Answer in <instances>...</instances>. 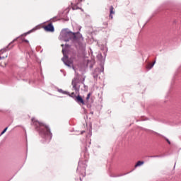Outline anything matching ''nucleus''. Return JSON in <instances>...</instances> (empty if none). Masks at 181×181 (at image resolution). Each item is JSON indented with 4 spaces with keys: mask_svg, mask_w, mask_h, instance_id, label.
Instances as JSON below:
<instances>
[{
    "mask_svg": "<svg viewBox=\"0 0 181 181\" xmlns=\"http://www.w3.org/2000/svg\"><path fill=\"white\" fill-rule=\"evenodd\" d=\"M78 83H80V78L78 76H76L72 79L71 86L76 94H80V85H78Z\"/></svg>",
    "mask_w": 181,
    "mask_h": 181,
    "instance_id": "20e7f679",
    "label": "nucleus"
},
{
    "mask_svg": "<svg viewBox=\"0 0 181 181\" xmlns=\"http://www.w3.org/2000/svg\"><path fill=\"white\" fill-rule=\"evenodd\" d=\"M165 141L168 142L169 145H170V141H169L168 139L165 138Z\"/></svg>",
    "mask_w": 181,
    "mask_h": 181,
    "instance_id": "5701e85b",
    "label": "nucleus"
},
{
    "mask_svg": "<svg viewBox=\"0 0 181 181\" xmlns=\"http://www.w3.org/2000/svg\"><path fill=\"white\" fill-rule=\"evenodd\" d=\"M153 66H155V62H153L152 64L149 63V64L146 66V69H147V70H151V69H152V67H153Z\"/></svg>",
    "mask_w": 181,
    "mask_h": 181,
    "instance_id": "2eb2a0df",
    "label": "nucleus"
},
{
    "mask_svg": "<svg viewBox=\"0 0 181 181\" xmlns=\"http://www.w3.org/2000/svg\"><path fill=\"white\" fill-rule=\"evenodd\" d=\"M144 161L139 160L135 165V168H138V166H141V165H144Z\"/></svg>",
    "mask_w": 181,
    "mask_h": 181,
    "instance_id": "f3484780",
    "label": "nucleus"
},
{
    "mask_svg": "<svg viewBox=\"0 0 181 181\" xmlns=\"http://www.w3.org/2000/svg\"><path fill=\"white\" fill-rule=\"evenodd\" d=\"M44 30L45 32H54V26H53V23H49L48 25L44 26Z\"/></svg>",
    "mask_w": 181,
    "mask_h": 181,
    "instance_id": "1a4fd4ad",
    "label": "nucleus"
},
{
    "mask_svg": "<svg viewBox=\"0 0 181 181\" xmlns=\"http://www.w3.org/2000/svg\"><path fill=\"white\" fill-rule=\"evenodd\" d=\"M84 132H85V131H82V132H81V135H83Z\"/></svg>",
    "mask_w": 181,
    "mask_h": 181,
    "instance_id": "b1692460",
    "label": "nucleus"
},
{
    "mask_svg": "<svg viewBox=\"0 0 181 181\" xmlns=\"http://www.w3.org/2000/svg\"><path fill=\"white\" fill-rule=\"evenodd\" d=\"M100 69H95L93 73V78H98V76H100Z\"/></svg>",
    "mask_w": 181,
    "mask_h": 181,
    "instance_id": "9b49d317",
    "label": "nucleus"
},
{
    "mask_svg": "<svg viewBox=\"0 0 181 181\" xmlns=\"http://www.w3.org/2000/svg\"><path fill=\"white\" fill-rule=\"evenodd\" d=\"M150 158H159V156H151Z\"/></svg>",
    "mask_w": 181,
    "mask_h": 181,
    "instance_id": "4be33fe9",
    "label": "nucleus"
},
{
    "mask_svg": "<svg viewBox=\"0 0 181 181\" xmlns=\"http://www.w3.org/2000/svg\"><path fill=\"white\" fill-rule=\"evenodd\" d=\"M1 58L0 57V60H1Z\"/></svg>",
    "mask_w": 181,
    "mask_h": 181,
    "instance_id": "bb28decb",
    "label": "nucleus"
},
{
    "mask_svg": "<svg viewBox=\"0 0 181 181\" xmlns=\"http://www.w3.org/2000/svg\"><path fill=\"white\" fill-rule=\"evenodd\" d=\"M57 91L58 93H61V94H65V95L69 94V92L66 90H63V89H58Z\"/></svg>",
    "mask_w": 181,
    "mask_h": 181,
    "instance_id": "dca6fc26",
    "label": "nucleus"
},
{
    "mask_svg": "<svg viewBox=\"0 0 181 181\" xmlns=\"http://www.w3.org/2000/svg\"><path fill=\"white\" fill-rule=\"evenodd\" d=\"M63 53V57L62 58V60L63 61V63L65 64V66H67L68 67H71L73 66V61L69 59V56L66 54V49H62Z\"/></svg>",
    "mask_w": 181,
    "mask_h": 181,
    "instance_id": "39448f33",
    "label": "nucleus"
},
{
    "mask_svg": "<svg viewBox=\"0 0 181 181\" xmlns=\"http://www.w3.org/2000/svg\"><path fill=\"white\" fill-rule=\"evenodd\" d=\"M103 25H104V28H107V26H108V23L105 22L103 23Z\"/></svg>",
    "mask_w": 181,
    "mask_h": 181,
    "instance_id": "aec40b11",
    "label": "nucleus"
},
{
    "mask_svg": "<svg viewBox=\"0 0 181 181\" xmlns=\"http://www.w3.org/2000/svg\"><path fill=\"white\" fill-rule=\"evenodd\" d=\"M74 101H76L77 104H79V105H86V102L84 101V99H83V97L80 95V93H78V95H76V98H75Z\"/></svg>",
    "mask_w": 181,
    "mask_h": 181,
    "instance_id": "0eeeda50",
    "label": "nucleus"
},
{
    "mask_svg": "<svg viewBox=\"0 0 181 181\" xmlns=\"http://www.w3.org/2000/svg\"><path fill=\"white\" fill-rule=\"evenodd\" d=\"M84 0H75L74 3H71V8L73 11H76L77 9H81V8H80L79 6H81V3Z\"/></svg>",
    "mask_w": 181,
    "mask_h": 181,
    "instance_id": "423d86ee",
    "label": "nucleus"
},
{
    "mask_svg": "<svg viewBox=\"0 0 181 181\" xmlns=\"http://www.w3.org/2000/svg\"><path fill=\"white\" fill-rule=\"evenodd\" d=\"M88 151L87 149V146L86 145L83 146V148H82V152L81 155H83V156L86 158L85 160H80L78 163V167L76 169V173L78 176L75 178L76 181H83V178L86 177V169L87 168V153Z\"/></svg>",
    "mask_w": 181,
    "mask_h": 181,
    "instance_id": "7ed1b4c3",
    "label": "nucleus"
},
{
    "mask_svg": "<svg viewBox=\"0 0 181 181\" xmlns=\"http://www.w3.org/2000/svg\"><path fill=\"white\" fill-rule=\"evenodd\" d=\"M1 57V60H2V59H5V57Z\"/></svg>",
    "mask_w": 181,
    "mask_h": 181,
    "instance_id": "393cba45",
    "label": "nucleus"
},
{
    "mask_svg": "<svg viewBox=\"0 0 181 181\" xmlns=\"http://www.w3.org/2000/svg\"><path fill=\"white\" fill-rule=\"evenodd\" d=\"M57 21H60V17L59 16H57L52 18L50 19V23H53V22H57Z\"/></svg>",
    "mask_w": 181,
    "mask_h": 181,
    "instance_id": "f8f14e48",
    "label": "nucleus"
},
{
    "mask_svg": "<svg viewBox=\"0 0 181 181\" xmlns=\"http://www.w3.org/2000/svg\"><path fill=\"white\" fill-rule=\"evenodd\" d=\"M118 176H124V175H118Z\"/></svg>",
    "mask_w": 181,
    "mask_h": 181,
    "instance_id": "a878e982",
    "label": "nucleus"
},
{
    "mask_svg": "<svg viewBox=\"0 0 181 181\" xmlns=\"http://www.w3.org/2000/svg\"><path fill=\"white\" fill-rule=\"evenodd\" d=\"M66 95H69V97H71V98H74V100H76V98L77 97V95H76V93H74V92H72L71 93H70V92H69V93H66Z\"/></svg>",
    "mask_w": 181,
    "mask_h": 181,
    "instance_id": "ddd939ff",
    "label": "nucleus"
},
{
    "mask_svg": "<svg viewBox=\"0 0 181 181\" xmlns=\"http://www.w3.org/2000/svg\"><path fill=\"white\" fill-rule=\"evenodd\" d=\"M22 42H25V43H29V40H25V39L22 40Z\"/></svg>",
    "mask_w": 181,
    "mask_h": 181,
    "instance_id": "412c9836",
    "label": "nucleus"
},
{
    "mask_svg": "<svg viewBox=\"0 0 181 181\" xmlns=\"http://www.w3.org/2000/svg\"><path fill=\"white\" fill-rule=\"evenodd\" d=\"M112 15H115V11H114V6H110V15H109L110 19H113Z\"/></svg>",
    "mask_w": 181,
    "mask_h": 181,
    "instance_id": "9d476101",
    "label": "nucleus"
},
{
    "mask_svg": "<svg viewBox=\"0 0 181 181\" xmlns=\"http://www.w3.org/2000/svg\"><path fill=\"white\" fill-rule=\"evenodd\" d=\"M18 39H21L20 37L14 39L13 41H11L8 45L7 47H6L4 49H1V51L3 52H7V50H11V49H12V47H13V43H15V42H16V40H18Z\"/></svg>",
    "mask_w": 181,
    "mask_h": 181,
    "instance_id": "6e6552de",
    "label": "nucleus"
},
{
    "mask_svg": "<svg viewBox=\"0 0 181 181\" xmlns=\"http://www.w3.org/2000/svg\"><path fill=\"white\" fill-rule=\"evenodd\" d=\"M31 125L35 127V131H37L42 138L50 141L53 134L52 132H50V128L49 126L46 125L45 123L40 122L36 120L35 117H32L31 119Z\"/></svg>",
    "mask_w": 181,
    "mask_h": 181,
    "instance_id": "f03ea898",
    "label": "nucleus"
},
{
    "mask_svg": "<svg viewBox=\"0 0 181 181\" xmlns=\"http://www.w3.org/2000/svg\"><path fill=\"white\" fill-rule=\"evenodd\" d=\"M60 36L65 42L71 40L76 49L86 50V44L83 42H84V38H83V35L80 32L73 33L69 28H65L61 31Z\"/></svg>",
    "mask_w": 181,
    "mask_h": 181,
    "instance_id": "f257e3e1",
    "label": "nucleus"
},
{
    "mask_svg": "<svg viewBox=\"0 0 181 181\" xmlns=\"http://www.w3.org/2000/svg\"><path fill=\"white\" fill-rule=\"evenodd\" d=\"M90 96H91V93H88V95L86 98V101H88L90 100Z\"/></svg>",
    "mask_w": 181,
    "mask_h": 181,
    "instance_id": "a211bd4d",
    "label": "nucleus"
},
{
    "mask_svg": "<svg viewBox=\"0 0 181 181\" xmlns=\"http://www.w3.org/2000/svg\"><path fill=\"white\" fill-rule=\"evenodd\" d=\"M38 28L35 27L30 30V31L27 32L25 34H24V36H26L27 35H29L30 33H32V32H35V30H37Z\"/></svg>",
    "mask_w": 181,
    "mask_h": 181,
    "instance_id": "4468645a",
    "label": "nucleus"
},
{
    "mask_svg": "<svg viewBox=\"0 0 181 181\" xmlns=\"http://www.w3.org/2000/svg\"><path fill=\"white\" fill-rule=\"evenodd\" d=\"M6 131H8V127H6L2 132L1 133V135H4V134H5V132H6Z\"/></svg>",
    "mask_w": 181,
    "mask_h": 181,
    "instance_id": "6ab92c4d",
    "label": "nucleus"
}]
</instances>
